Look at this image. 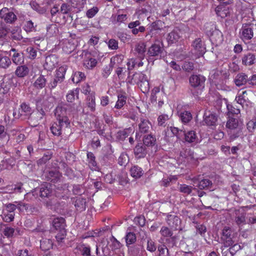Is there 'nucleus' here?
<instances>
[{
    "label": "nucleus",
    "mask_w": 256,
    "mask_h": 256,
    "mask_svg": "<svg viewBox=\"0 0 256 256\" xmlns=\"http://www.w3.org/2000/svg\"><path fill=\"white\" fill-rule=\"evenodd\" d=\"M50 129L54 135L59 136L61 134V130L60 128V126H57V123H54Z\"/></svg>",
    "instance_id": "57"
},
{
    "label": "nucleus",
    "mask_w": 256,
    "mask_h": 256,
    "mask_svg": "<svg viewBox=\"0 0 256 256\" xmlns=\"http://www.w3.org/2000/svg\"><path fill=\"white\" fill-rule=\"evenodd\" d=\"M178 43H180V46L178 50L182 53L180 54L178 56H177V59H180L182 60V59L186 58L187 56L186 52L184 51V50H186L185 47L186 44V42L184 40H180Z\"/></svg>",
    "instance_id": "36"
},
{
    "label": "nucleus",
    "mask_w": 256,
    "mask_h": 256,
    "mask_svg": "<svg viewBox=\"0 0 256 256\" xmlns=\"http://www.w3.org/2000/svg\"><path fill=\"white\" fill-rule=\"evenodd\" d=\"M206 34L212 42L221 43L223 41V34L216 26H212L210 30H206Z\"/></svg>",
    "instance_id": "2"
},
{
    "label": "nucleus",
    "mask_w": 256,
    "mask_h": 256,
    "mask_svg": "<svg viewBox=\"0 0 256 256\" xmlns=\"http://www.w3.org/2000/svg\"><path fill=\"white\" fill-rule=\"evenodd\" d=\"M84 192V188L82 186L76 184L73 186L72 192L75 195H81Z\"/></svg>",
    "instance_id": "53"
},
{
    "label": "nucleus",
    "mask_w": 256,
    "mask_h": 256,
    "mask_svg": "<svg viewBox=\"0 0 256 256\" xmlns=\"http://www.w3.org/2000/svg\"><path fill=\"white\" fill-rule=\"evenodd\" d=\"M227 108L228 110V116L230 115L232 116L237 117V116L240 114V109L235 108L232 105H228Z\"/></svg>",
    "instance_id": "46"
},
{
    "label": "nucleus",
    "mask_w": 256,
    "mask_h": 256,
    "mask_svg": "<svg viewBox=\"0 0 256 256\" xmlns=\"http://www.w3.org/2000/svg\"><path fill=\"white\" fill-rule=\"evenodd\" d=\"M30 5L34 10L38 14H44L48 10V2H47L46 4H40L35 1H32L30 2Z\"/></svg>",
    "instance_id": "21"
},
{
    "label": "nucleus",
    "mask_w": 256,
    "mask_h": 256,
    "mask_svg": "<svg viewBox=\"0 0 256 256\" xmlns=\"http://www.w3.org/2000/svg\"><path fill=\"white\" fill-rule=\"evenodd\" d=\"M182 68L184 71L190 72L194 68V63L189 61H184L182 65Z\"/></svg>",
    "instance_id": "43"
},
{
    "label": "nucleus",
    "mask_w": 256,
    "mask_h": 256,
    "mask_svg": "<svg viewBox=\"0 0 256 256\" xmlns=\"http://www.w3.org/2000/svg\"><path fill=\"white\" fill-rule=\"evenodd\" d=\"M68 186L66 184H58L55 186L54 194L58 198H64L68 192Z\"/></svg>",
    "instance_id": "19"
},
{
    "label": "nucleus",
    "mask_w": 256,
    "mask_h": 256,
    "mask_svg": "<svg viewBox=\"0 0 256 256\" xmlns=\"http://www.w3.org/2000/svg\"><path fill=\"white\" fill-rule=\"evenodd\" d=\"M164 48L162 42L157 41L149 48L147 54L150 57H155L157 59L164 55Z\"/></svg>",
    "instance_id": "1"
},
{
    "label": "nucleus",
    "mask_w": 256,
    "mask_h": 256,
    "mask_svg": "<svg viewBox=\"0 0 256 256\" xmlns=\"http://www.w3.org/2000/svg\"><path fill=\"white\" fill-rule=\"evenodd\" d=\"M126 242L127 245L131 244L135 242L136 241V234L132 232H128L126 237Z\"/></svg>",
    "instance_id": "45"
},
{
    "label": "nucleus",
    "mask_w": 256,
    "mask_h": 256,
    "mask_svg": "<svg viewBox=\"0 0 256 256\" xmlns=\"http://www.w3.org/2000/svg\"><path fill=\"white\" fill-rule=\"evenodd\" d=\"M138 126L140 132L144 134L148 132L151 127V124L148 120H143L138 124Z\"/></svg>",
    "instance_id": "33"
},
{
    "label": "nucleus",
    "mask_w": 256,
    "mask_h": 256,
    "mask_svg": "<svg viewBox=\"0 0 256 256\" xmlns=\"http://www.w3.org/2000/svg\"><path fill=\"white\" fill-rule=\"evenodd\" d=\"M256 58L254 54L251 52L245 53L242 56V64L246 66H252L255 63Z\"/></svg>",
    "instance_id": "20"
},
{
    "label": "nucleus",
    "mask_w": 256,
    "mask_h": 256,
    "mask_svg": "<svg viewBox=\"0 0 256 256\" xmlns=\"http://www.w3.org/2000/svg\"><path fill=\"white\" fill-rule=\"evenodd\" d=\"M87 105L92 111L95 110V96L94 94H90L87 97Z\"/></svg>",
    "instance_id": "40"
},
{
    "label": "nucleus",
    "mask_w": 256,
    "mask_h": 256,
    "mask_svg": "<svg viewBox=\"0 0 256 256\" xmlns=\"http://www.w3.org/2000/svg\"><path fill=\"white\" fill-rule=\"evenodd\" d=\"M218 121V116L210 111L206 112L204 114V122L207 126H215Z\"/></svg>",
    "instance_id": "18"
},
{
    "label": "nucleus",
    "mask_w": 256,
    "mask_h": 256,
    "mask_svg": "<svg viewBox=\"0 0 256 256\" xmlns=\"http://www.w3.org/2000/svg\"><path fill=\"white\" fill-rule=\"evenodd\" d=\"M46 83V80L44 76L40 75L34 83V86L37 89H42L44 88Z\"/></svg>",
    "instance_id": "30"
},
{
    "label": "nucleus",
    "mask_w": 256,
    "mask_h": 256,
    "mask_svg": "<svg viewBox=\"0 0 256 256\" xmlns=\"http://www.w3.org/2000/svg\"><path fill=\"white\" fill-rule=\"evenodd\" d=\"M165 132L166 137L174 138L176 134V128L174 126H168Z\"/></svg>",
    "instance_id": "51"
},
{
    "label": "nucleus",
    "mask_w": 256,
    "mask_h": 256,
    "mask_svg": "<svg viewBox=\"0 0 256 256\" xmlns=\"http://www.w3.org/2000/svg\"><path fill=\"white\" fill-rule=\"evenodd\" d=\"M130 171L131 176L135 178H140L144 174L143 170L138 166H132Z\"/></svg>",
    "instance_id": "26"
},
{
    "label": "nucleus",
    "mask_w": 256,
    "mask_h": 256,
    "mask_svg": "<svg viewBox=\"0 0 256 256\" xmlns=\"http://www.w3.org/2000/svg\"><path fill=\"white\" fill-rule=\"evenodd\" d=\"M97 60L94 58H88L84 62V66L88 69H92L96 66Z\"/></svg>",
    "instance_id": "39"
},
{
    "label": "nucleus",
    "mask_w": 256,
    "mask_h": 256,
    "mask_svg": "<svg viewBox=\"0 0 256 256\" xmlns=\"http://www.w3.org/2000/svg\"><path fill=\"white\" fill-rule=\"evenodd\" d=\"M11 64V60L8 56H3L0 58V66L4 68H7Z\"/></svg>",
    "instance_id": "48"
},
{
    "label": "nucleus",
    "mask_w": 256,
    "mask_h": 256,
    "mask_svg": "<svg viewBox=\"0 0 256 256\" xmlns=\"http://www.w3.org/2000/svg\"><path fill=\"white\" fill-rule=\"evenodd\" d=\"M14 232V229L11 227L6 226L4 230V234L8 238L12 237Z\"/></svg>",
    "instance_id": "58"
},
{
    "label": "nucleus",
    "mask_w": 256,
    "mask_h": 256,
    "mask_svg": "<svg viewBox=\"0 0 256 256\" xmlns=\"http://www.w3.org/2000/svg\"><path fill=\"white\" fill-rule=\"evenodd\" d=\"M0 18L6 23L10 24L14 22L17 20L16 15L7 8H4L0 10Z\"/></svg>",
    "instance_id": "6"
},
{
    "label": "nucleus",
    "mask_w": 256,
    "mask_h": 256,
    "mask_svg": "<svg viewBox=\"0 0 256 256\" xmlns=\"http://www.w3.org/2000/svg\"><path fill=\"white\" fill-rule=\"evenodd\" d=\"M76 210L79 212H82L86 210V199L80 196H76L72 198Z\"/></svg>",
    "instance_id": "14"
},
{
    "label": "nucleus",
    "mask_w": 256,
    "mask_h": 256,
    "mask_svg": "<svg viewBox=\"0 0 256 256\" xmlns=\"http://www.w3.org/2000/svg\"><path fill=\"white\" fill-rule=\"evenodd\" d=\"M194 54L198 57L202 56L206 52V48L200 38L196 39L193 42Z\"/></svg>",
    "instance_id": "7"
},
{
    "label": "nucleus",
    "mask_w": 256,
    "mask_h": 256,
    "mask_svg": "<svg viewBox=\"0 0 256 256\" xmlns=\"http://www.w3.org/2000/svg\"><path fill=\"white\" fill-rule=\"evenodd\" d=\"M12 51L14 52L12 56V61L16 64H21L24 62V58L22 54L16 52L15 49L12 48Z\"/></svg>",
    "instance_id": "35"
},
{
    "label": "nucleus",
    "mask_w": 256,
    "mask_h": 256,
    "mask_svg": "<svg viewBox=\"0 0 256 256\" xmlns=\"http://www.w3.org/2000/svg\"><path fill=\"white\" fill-rule=\"evenodd\" d=\"M251 25L252 24H242L241 38L244 42L252 40L254 36L253 30L250 27Z\"/></svg>",
    "instance_id": "12"
},
{
    "label": "nucleus",
    "mask_w": 256,
    "mask_h": 256,
    "mask_svg": "<svg viewBox=\"0 0 256 256\" xmlns=\"http://www.w3.org/2000/svg\"><path fill=\"white\" fill-rule=\"evenodd\" d=\"M124 60L123 55H116L110 58V64L113 66V67L120 66H121Z\"/></svg>",
    "instance_id": "34"
},
{
    "label": "nucleus",
    "mask_w": 256,
    "mask_h": 256,
    "mask_svg": "<svg viewBox=\"0 0 256 256\" xmlns=\"http://www.w3.org/2000/svg\"><path fill=\"white\" fill-rule=\"evenodd\" d=\"M24 29L26 32L36 31V28L34 26V23L32 20H28L26 22L24 26Z\"/></svg>",
    "instance_id": "55"
},
{
    "label": "nucleus",
    "mask_w": 256,
    "mask_h": 256,
    "mask_svg": "<svg viewBox=\"0 0 256 256\" xmlns=\"http://www.w3.org/2000/svg\"><path fill=\"white\" fill-rule=\"evenodd\" d=\"M40 196L42 198H50L52 193V185L50 183L44 182L41 184L39 188Z\"/></svg>",
    "instance_id": "15"
},
{
    "label": "nucleus",
    "mask_w": 256,
    "mask_h": 256,
    "mask_svg": "<svg viewBox=\"0 0 256 256\" xmlns=\"http://www.w3.org/2000/svg\"><path fill=\"white\" fill-rule=\"evenodd\" d=\"M135 50L138 54V57L141 60L144 59L146 52V45L144 43H139L135 48Z\"/></svg>",
    "instance_id": "27"
},
{
    "label": "nucleus",
    "mask_w": 256,
    "mask_h": 256,
    "mask_svg": "<svg viewBox=\"0 0 256 256\" xmlns=\"http://www.w3.org/2000/svg\"><path fill=\"white\" fill-rule=\"evenodd\" d=\"M78 88L76 89L75 90H71L67 95L66 99L67 101L69 102H72L75 99V96L78 98Z\"/></svg>",
    "instance_id": "49"
},
{
    "label": "nucleus",
    "mask_w": 256,
    "mask_h": 256,
    "mask_svg": "<svg viewBox=\"0 0 256 256\" xmlns=\"http://www.w3.org/2000/svg\"><path fill=\"white\" fill-rule=\"evenodd\" d=\"M52 154H50L49 152H48L46 154H44L43 156L38 160V165H42L46 164L48 160H49L52 158Z\"/></svg>",
    "instance_id": "52"
},
{
    "label": "nucleus",
    "mask_w": 256,
    "mask_h": 256,
    "mask_svg": "<svg viewBox=\"0 0 256 256\" xmlns=\"http://www.w3.org/2000/svg\"><path fill=\"white\" fill-rule=\"evenodd\" d=\"M66 68L65 66H60L56 70V78L61 79L62 81L63 82L64 78V76Z\"/></svg>",
    "instance_id": "44"
},
{
    "label": "nucleus",
    "mask_w": 256,
    "mask_h": 256,
    "mask_svg": "<svg viewBox=\"0 0 256 256\" xmlns=\"http://www.w3.org/2000/svg\"><path fill=\"white\" fill-rule=\"evenodd\" d=\"M4 216L3 220L6 222H12L14 217V213H8L4 211Z\"/></svg>",
    "instance_id": "59"
},
{
    "label": "nucleus",
    "mask_w": 256,
    "mask_h": 256,
    "mask_svg": "<svg viewBox=\"0 0 256 256\" xmlns=\"http://www.w3.org/2000/svg\"><path fill=\"white\" fill-rule=\"evenodd\" d=\"M9 30L4 24L0 23V39H4Z\"/></svg>",
    "instance_id": "47"
},
{
    "label": "nucleus",
    "mask_w": 256,
    "mask_h": 256,
    "mask_svg": "<svg viewBox=\"0 0 256 256\" xmlns=\"http://www.w3.org/2000/svg\"><path fill=\"white\" fill-rule=\"evenodd\" d=\"M126 102V97L123 95L118 96V100L115 105L116 108H120Z\"/></svg>",
    "instance_id": "54"
},
{
    "label": "nucleus",
    "mask_w": 256,
    "mask_h": 256,
    "mask_svg": "<svg viewBox=\"0 0 256 256\" xmlns=\"http://www.w3.org/2000/svg\"><path fill=\"white\" fill-rule=\"evenodd\" d=\"M32 112L33 110L30 106L29 104L24 102L20 104V108L18 110V118L22 116H28L30 119V116L32 115Z\"/></svg>",
    "instance_id": "17"
},
{
    "label": "nucleus",
    "mask_w": 256,
    "mask_h": 256,
    "mask_svg": "<svg viewBox=\"0 0 256 256\" xmlns=\"http://www.w3.org/2000/svg\"><path fill=\"white\" fill-rule=\"evenodd\" d=\"M85 77L84 73L80 72H76L73 74L72 80L74 83L78 84L80 81L84 80Z\"/></svg>",
    "instance_id": "38"
},
{
    "label": "nucleus",
    "mask_w": 256,
    "mask_h": 256,
    "mask_svg": "<svg viewBox=\"0 0 256 256\" xmlns=\"http://www.w3.org/2000/svg\"><path fill=\"white\" fill-rule=\"evenodd\" d=\"M192 186L186 184H180V192L190 194L192 192Z\"/></svg>",
    "instance_id": "63"
},
{
    "label": "nucleus",
    "mask_w": 256,
    "mask_h": 256,
    "mask_svg": "<svg viewBox=\"0 0 256 256\" xmlns=\"http://www.w3.org/2000/svg\"><path fill=\"white\" fill-rule=\"evenodd\" d=\"M45 177L47 181L55 184L60 181L62 174L58 170H50L46 172Z\"/></svg>",
    "instance_id": "13"
},
{
    "label": "nucleus",
    "mask_w": 256,
    "mask_h": 256,
    "mask_svg": "<svg viewBox=\"0 0 256 256\" xmlns=\"http://www.w3.org/2000/svg\"><path fill=\"white\" fill-rule=\"evenodd\" d=\"M113 68V66L110 64H109V66H106L104 68L102 73L103 77L104 78H107L110 75Z\"/></svg>",
    "instance_id": "61"
},
{
    "label": "nucleus",
    "mask_w": 256,
    "mask_h": 256,
    "mask_svg": "<svg viewBox=\"0 0 256 256\" xmlns=\"http://www.w3.org/2000/svg\"><path fill=\"white\" fill-rule=\"evenodd\" d=\"M67 109L64 104H58L55 109L54 114L56 118H64V122L68 118L66 116Z\"/></svg>",
    "instance_id": "22"
},
{
    "label": "nucleus",
    "mask_w": 256,
    "mask_h": 256,
    "mask_svg": "<svg viewBox=\"0 0 256 256\" xmlns=\"http://www.w3.org/2000/svg\"><path fill=\"white\" fill-rule=\"evenodd\" d=\"M138 84L144 93L148 92L150 90L148 81H144L142 82H138Z\"/></svg>",
    "instance_id": "50"
},
{
    "label": "nucleus",
    "mask_w": 256,
    "mask_h": 256,
    "mask_svg": "<svg viewBox=\"0 0 256 256\" xmlns=\"http://www.w3.org/2000/svg\"><path fill=\"white\" fill-rule=\"evenodd\" d=\"M58 64V60L55 54H50L46 58L44 67L45 70L50 71L56 66Z\"/></svg>",
    "instance_id": "10"
},
{
    "label": "nucleus",
    "mask_w": 256,
    "mask_h": 256,
    "mask_svg": "<svg viewBox=\"0 0 256 256\" xmlns=\"http://www.w3.org/2000/svg\"><path fill=\"white\" fill-rule=\"evenodd\" d=\"M184 136L185 140L190 143L194 142L196 139V132L193 130L184 133Z\"/></svg>",
    "instance_id": "41"
},
{
    "label": "nucleus",
    "mask_w": 256,
    "mask_h": 256,
    "mask_svg": "<svg viewBox=\"0 0 256 256\" xmlns=\"http://www.w3.org/2000/svg\"><path fill=\"white\" fill-rule=\"evenodd\" d=\"M66 235V230H61L58 231V232L55 236L58 242L60 243L62 242V240L65 238Z\"/></svg>",
    "instance_id": "56"
},
{
    "label": "nucleus",
    "mask_w": 256,
    "mask_h": 256,
    "mask_svg": "<svg viewBox=\"0 0 256 256\" xmlns=\"http://www.w3.org/2000/svg\"><path fill=\"white\" fill-rule=\"evenodd\" d=\"M11 87L10 80L3 78L0 82V93L7 94Z\"/></svg>",
    "instance_id": "24"
},
{
    "label": "nucleus",
    "mask_w": 256,
    "mask_h": 256,
    "mask_svg": "<svg viewBox=\"0 0 256 256\" xmlns=\"http://www.w3.org/2000/svg\"><path fill=\"white\" fill-rule=\"evenodd\" d=\"M234 82L238 87H240L247 84H248V76L244 72H239L236 75Z\"/></svg>",
    "instance_id": "16"
},
{
    "label": "nucleus",
    "mask_w": 256,
    "mask_h": 256,
    "mask_svg": "<svg viewBox=\"0 0 256 256\" xmlns=\"http://www.w3.org/2000/svg\"><path fill=\"white\" fill-rule=\"evenodd\" d=\"M193 180L194 184H196V186L200 190H208L209 191L214 190L212 182L208 178L200 179L194 178Z\"/></svg>",
    "instance_id": "5"
},
{
    "label": "nucleus",
    "mask_w": 256,
    "mask_h": 256,
    "mask_svg": "<svg viewBox=\"0 0 256 256\" xmlns=\"http://www.w3.org/2000/svg\"><path fill=\"white\" fill-rule=\"evenodd\" d=\"M238 126V119L236 117L228 115V120L226 122V126L231 130L236 129Z\"/></svg>",
    "instance_id": "28"
},
{
    "label": "nucleus",
    "mask_w": 256,
    "mask_h": 256,
    "mask_svg": "<svg viewBox=\"0 0 256 256\" xmlns=\"http://www.w3.org/2000/svg\"><path fill=\"white\" fill-rule=\"evenodd\" d=\"M29 70L28 68L25 66H18L16 70V74L20 78H24L27 76L28 74Z\"/></svg>",
    "instance_id": "32"
},
{
    "label": "nucleus",
    "mask_w": 256,
    "mask_h": 256,
    "mask_svg": "<svg viewBox=\"0 0 256 256\" xmlns=\"http://www.w3.org/2000/svg\"><path fill=\"white\" fill-rule=\"evenodd\" d=\"M176 180L175 176L170 175L168 178H164L162 181V184L164 186H167L170 185V183H172Z\"/></svg>",
    "instance_id": "60"
},
{
    "label": "nucleus",
    "mask_w": 256,
    "mask_h": 256,
    "mask_svg": "<svg viewBox=\"0 0 256 256\" xmlns=\"http://www.w3.org/2000/svg\"><path fill=\"white\" fill-rule=\"evenodd\" d=\"M78 250L82 256H92L90 246H86L85 244H82L78 248Z\"/></svg>",
    "instance_id": "42"
},
{
    "label": "nucleus",
    "mask_w": 256,
    "mask_h": 256,
    "mask_svg": "<svg viewBox=\"0 0 256 256\" xmlns=\"http://www.w3.org/2000/svg\"><path fill=\"white\" fill-rule=\"evenodd\" d=\"M50 222L52 224V228L56 230H66L65 220L62 217L51 218Z\"/></svg>",
    "instance_id": "8"
},
{
    "label": "nucleus",
    "mask_w": 256,
    "mask_h": 256,
    "mask_svg": "<svg viewBox=\"0 0 256 256\" xmlns=\"http://www.w3.org/2000/svg\"><path fill=\"white\" fill-rule=\"evenodd\" d=\"M179 248L180 249V252H184L187 256H188V255L192 256V252L188 248V246L184 240H181L180 242Z\"/></svg>",
    "instance_id": "37"
},
{
    "label": "nucleus",
    "mask_w": 256,
    "mask_h": 256,
    "mask_svg": "<svg viewBox=\"0 0 256 256\" xmlns=\"http://www.w3.org/2000/svg\"><path fill=\"white\" fill-rule=\"evenodd\" d=\"M161 234L164 237H170L166 240L169 246L173 247L176 242V237L172 236V232L168 228L162 226L160 230Z\"/></svg>",
    "instance_id": "11"
},
{
    "label": "nucleus",
    "mask_w": 256,
    "mask_h": 256,
    "mask_svg": "<svg viewBox=\"0 0 256 256\" xmlns=\"http://www.w3.org/2000/svg\"><path fill=\"white\" fill-rule=\"evenodd\" d=\"M134 153L137 159L144 158L148 154L146 146L141 142L138 143L134 148Z\"/></svg>",
    "instance_id": "9"
},
{
    "label": "nucleus",
    "mask_w": 256,
    "mask_h": 256,
    "mask_svg": "<svg viewBox=\"0 0 256 256\" xmlns=\"http://www.w3.org/2000/svg\"><path fill=\"white\" fill-rule=\"evenodd\" d=\"M87 157L88 160V166L91 169L97 170L98 168L96 161V158L92 152H88Z\"/></svg>",
    "instance_id": "31"
},
{
    "label": "nucleus",
    "mask_w": 256,
    "mask_h": 256,
    "mask_svg": "<svg viewBox=\"0 0 256 256\" xmlns=\"http://www.w3.org/2000/svg\"><path fill=\"white\" fill-rule=\"evenodd\" d=\"M206 78L200 74H192L189 78L190 86L194 88L201 89L204 87Z\"/></svg>",
    "instance_id": "3"
},
{
    "label": "nucleus",
    "mask_w": 256,
    "mask_h": 256,
    "mask_svg": "<svg viewBox=\"0 0 256 256\" xmlns=\"http://www.w3.org/2000/svg\"><path fill=\"white\" fill-rule=\"evenodd\" d=\"M196 232L200 234L202 236H204L206 230V227L203 224H197L196 226Z\"/></svg>",
    "instance_id": "64"
},
{
    "label": "nucleus",
    "mask_w": 256,
    "mask_h": 256,
    "mask_svg": "<svg viewBox=\"0 0 256 256\" xmlns=\"http://www.w3.org/2000/svg\"><path fill=\"white\" fill-rule=\"evenodd\" d=\"M26 52L29 54V58L31 59H34L36 58L37 50L32 46H29L26 49Z\"/></svg>",
    "instance_id": "62"
},
{
    "label": "nucleus",
    "mask_w": 256,
    "mask_h": 256,
    "mask_svg": "<svg viewBox=\"0 0 256 256\" xmlns=\"http://www.w3.org/2000/svg\"><path fill=\"white\" fill-rule=\"evenodd\" d=\"M146 146H153L156 144V138L155 136L152 134L145 135L143 138V142Z\"/></svg>",
    "instance_id": "25"
},
{
    "label": "nucleus",
    "mask_w": 256,
    "mask_h": 256,
    "mask_svg": "<svg viewBox=\"0 0 256 256\" xmlns=\"http://www.w3.org/2000/svg\"><path fill=\"white\" fill-rule=\"evenodd\" d=\"M54 242L50 239L44 238L40 240V248L44 251H46L52 248Z\"/></svg>",
    "instance_id": "29"
},
{
    "label": "nucleus",
    "mask_w": 256,
    "mask_h": 256,
    "mask_svg": "<svg viewBox=\"0 0 256 256\" xmlns=\"http://www.w3.org/2000/svg\"><path fill=\"white\" fill-rule=\"evenodd\" d=\"M222 240H223L225 247L231 246L234 244V236L232 235V230L230 228L225 226L222 230Z\"/></svg>",
    "instance_id": "4"
},
{
    "label": "nucleus",
    "mask_w": 256,
    "mask_h": 256,
    "mask_svg": "<svg viewBox=\"0 0 256 256\" xmlns=\"http://www.w3.org/2000/svg\"><path fill=\"white\" fill-rule=\"evenodd\" d=\"M182 122L184 124H188L192 119L191 112L188 110H180L177 112Z\"/></svg>",
    "instance_id": "23"
}]
</instances>
